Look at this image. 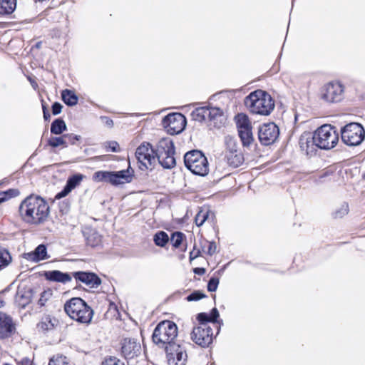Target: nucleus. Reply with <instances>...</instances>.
Returning <instances> with one entry per match:
<instances>
[{
    "mask_svg": "<svg viewBox=\"0 0 365 365\" xmlns=\"http://www.w3.org/2000/svg\"><path fill=\"white\" fill-rule=\"evenodd\" d=\"M50 208L42 197L30 195L21 202L19 214L22 220L31 225L43 223L48 217Z\"/></svg>",
    "mask_w": 365,
    "mask_h": 365,
    "instance_id": "f257e3e1",
    "label": "nucleus"
},
{
    "mask_svg": "<svg viewBox=\"0 0 365 365\" xmlns=\"http://www.w3.org/2000/svg\"><path fill=\"white\" fill-rule=\"evenodd\" d=\"M245 105L251 113L261 115H269L274 108V100L262 90L251 92L245 98Z\"/></svg>",
    "mask_w": 365,
    "mask_h": 365,
    "instance_id": "f03ea898",
    "label": "nucleus"
},
{
    "mask_svg": "<svg viewBox=\"0 0 365 365\" xmlns=\"http://www.w3.org/2000/svg\"><path fill=\"white\" fill-rule=\"evenodd\" d=\"M66 313L80 323L89 324L93 315V310L79 297H73L64 304Z\"/></svg>",
    "mask_w": 365,
    "mask_h": 365,
    "instance_id": "7ed1b4c3",
    "label": "nucleus"
},
{
    "mask_svg": "<svg viewBox=\"0 0 365 365\" xmlns=\"http://www.w3.org/2000/svg\"><path fill=\"white\" fill-rule=\"evenodd\" d=\"M178 336L177 325L171 321L165 320L160 322L154 329L152 339L153 342L160 347L175 343Z\"/></svg>",
    "mask_w": 365,
    "mask_h": 365,
    "instance_id": "20e7f679",
    "label": "nucleus"
},
{
    "mask_svg": "<svg viewBox=\"0 0 365 365\" xmlns=\"http://www.w3.org/2000/svg\"><path fill=\"white\" fill-rule=\"evenodd\" d=\"M155 159L163 168L171 169L175 166V146L170 138L160 140L155 148Z\"/></svg>",
    "mask_w": 365,
    "mask_h": 365,
    "instance_id": "39448f33",
    "label": "nucleus"
},
{
    "mask_svg": "<svg viewBox=\"0 0 365 365\" xmlns=\"http://www.w3.org/2000/svg\"><path fill=\"white\" fill-rule=\"evenodd\" d=\"M318 148L330 150L336 146L339 141V134L336 128L324 124L318 128L313 133Z\"/></svg>",
    "mask_w": 365,
    "mask_h": 365,
    "instance_id": "423d86ee",
    "label": "nucleus"
},
{
    "mask_svg": "<svg viewBox=\"0 0 365 365\" xmlns=\"http://www.w3.org/2000/svg\"><path fill=\"white\" fill-rule=\"evenodd\" d=\"M184 163L195 175L205 176L209 172L207 160L200 150H193L186 153L184 155Z\"/></svg>",
    "mask_w": 365,
    "mask_h": 365,
    "instance_id": "0eeeda50",
    "label": "nucleus"
},
{
    "mask_svg": "<svg viewBox=\"0 0 365 365\" xmlns=\"http://www.w3.org/2000/svg\"><path fill=\"white\" fill-rule=\"evenodd\" d=\"M342 141L349 146H356L361 143L365 138V130L361 124L351 123L341 130Z\"/></svg>",
    "mask_w": 365,
    "mask_h": 365,
    "instance_id": "6e6552de",
    "label": "nucleus"
},
{
    "mask_svg": "<svg viewBox=\"0 0 365 365\" xmlns=\"http://www.w3.org/2000/svg\"><path fill=\"white\" fill-rule=\"evenodd\" d=\"M225 158L227 163L233 167L240 166L244 160V155L238 147L237 140L230 135H227L224 139Z\"/></svg>",
    "mask_w": 365,
    "mask_h": 365,
    "instance_id": "1a4fd4ad",
    "label": "nucleus"
},
{
    "mask_svg": "<svg viewBox=\"0 0 365 365\" xmlns=\"http://www.w3.org/2000/svg\"><path fill=\"white\" fill-rule=\"evenodd\" d=\"M135 157L142 170H148L155 163V152L150 143L144 142L139 145L135 151Z\"/></svg>",
    "mask_w": 365,
    "mask_h": 365,
    "instance_id": "9d476101",
    "label": "nucleus"
},
{
    "mask_svg": "<svg viewBox=\"0 0 365 365\" xmlns=\"http://www.w3.org/2000/svg\"><path fill=\"white\" fill-rule=\"evenodd\" d=\"M321 98L327 103H337L344 97V87L339 82L324 85L320 91Z\"/></svg>",
    "mask_w": 365,
    "mask_h": 365,
    "instance_id": "9b49d317",
    "label": "nucleus"
},
{
    "mask_svg": "<svg viewBox=\"0 0 365 365\" xmlns=\"http://www.w3.org/2000/svg\"><path fill=\"white\" fill-rule=\"evenodd\" d=\"M169 365H185L187 361V353L182 345L173 343L164 348Z\"/></svg>",
    "mask_w": 365,
    "mask_h": 365,
    "instance_id": "f8f14e48",
    "label": "nucleus"
},
{
    "mask_svg": "<svg viewBox=\"0 0 365 365\" xmlns=\"http://www.w3.org/2000/svg\"><path fill=\"white\" fill-rule=\"evenodd\" d=\"M163 125L170 135L178 134L185 129L186 118L179 113H170L163 119Z\"/></svg>",
    "mask_w": 365,
    "mask_h": 365,
    "instance_id": "ddd939ff",
    "label": "nucleus"
},
{
    "mask_svg": "<svg viewBox=\"0 0 365 365\" xmlns=\"http://www.w3.org/2000/svg\"><path fill=\"white\" fill-rule=\"evenodd\" d=\"M192 340L202 347H207L213 340L212 328L208 324L194 327L191 333Z\"/></svg>",
    "mask_w": 365,
    "mask_h": 365,
    "instance_id": "4468645a",
    "label": "nucleus"
},
{
    "mask_svg": "<svg viewBox=\"0 0 365 365\" xmlns=\"http://www.w3.org/2000/svg\"><path fill=\"white\" fill-rule=\"evenodd\" d=\"M279 129L274 123H269L259 127L258 137L260 143L264 145L274 143L278 138Z\"/></svg>",
    "mask_w": 365,
    "mask_h": 365,
    "instance_id": "2eb2a0df",
    "label": "nucleus"
},
{
    "mask_svg": "<svg viewBox=\"0 0 365 365\" xmlns=\"http://www.w3.org/2000/svg\"><path fill=\"white\" fill-rule=\"evenodd\" d=\"M72 276L76 281L81 282L91 288H96L101 284V279L93 272H74Z\"/></svg>",
    "mask_w": 365,
    "mask_h": 365,
    "instance_id": "dca6fc26",
    "label": "nucleus"
},
{
    "mask_svg": "<svg viewBox=\"0 0 365 365\" xmlns=\"http://www.w3.org/2000/svg\"><path fill=\"white\" fill-rule=\"evenodd\" d=\"M140 343L135 339H125L122 343L121 351L125 358L133 359L140 353Z\"/></svg>",
    "mask_w": 365,
    "mask_h": 365,
    "instance_id": "f3484780",
    "label": "nucleus"
},
{
    "mask_svg": "<svg viewBox=\"0 0 365 365\" xmlns=\"http://www.w3.org/2000/svg\"><path fill=\"white\" fill-rule=\"evenodd\" d=\"M299 145L301 150L308 156L314 155L318 148L314 139V135L312 137L302 135L299 138Z\"/></svg>",
    "mask_w": 365,
    "mask_h": 365,
    "instance_id": "a211bd4d",
    "label": "nucleus"
},
{
    "mask_svg": "<svg viewBox=\"0 0 365 365\" xmlns=\"http://www.w3.org/2000/svg\"><path fill=\"white\" fill-rule=\"evenodd\" d=\"M24 257L33 262H38L42 260L48 259L50 257L47 253L46 246L43 244L39 245L36 249L24 255Z\"/></svg>",
    "mask_w": 365,
    "mask_h": 365,
    "instance_id": "6ab92c4d",
    "label": "nucleus"
},
{
    "mask_svg": "<svg viewBox=\"0 0 365 365\" xmlns=\"http://www.w3.org/2000/svg\"><path fill=\"white\" fill-rule=\"evenodd\" d=\"M14 329L11 318L0 312V338L4 339L11 336Z\"/></svg>",
    "mask_w": 365,
    "mask_h": 365,
    "instance_id": "aec40b11",
    "label": "nucleus"
},
{
    "mask_svg": "<svg viewBox=\"0 0 365 365\" xmlns=\"http://www.w3.org/2000/svg\"><path fill=\"white\" fill-rule=\"evenodd\" d=\"M134 175V170L128 165L127 169L120 171H113V185H118L124 183H129L132 181Z\"/></svg>",
    "mask_w": 365,
    "mask_h": 365,
    "instance_id": "412c9836",
    "label": "nucleus"
},
{
    "mask_svg": "<svg viewBox=\"0 0 365 365\" xmlns=\"http://www.w3.org/2000/svg\"><path fill=\"white\" fill-rule=\"evenodd\" d=\"M32 296L31 289L19 287L15 295V302L19 307L25 308L31 302Z\"/></svg>",
    "mask_w": 365,
    "mask_h": 365,
    "instance_id": "4be33fe9",
    "label": "nucleus"
},
{
    "mask_svg": "<svg viewBox=\"0 0 365 365\" xmlns=\"http://www.w3.org/2000/svg\"><path fill=\"white\" fill-rule=\"evenodd\" d=\"M45 277L46 279L52 282H61L66 284L71 282L72 277L70 274L62 272L59 270H51L45 272Z\"/></svg>",
    "mask_w": 365,
    "mask_h": 365,
    "instance_id": "5701e85b",
    "label": "nucleus"
},
{
    "mask_svg": "<svg viewBox=\"0 0 365 365\" xmlns=\"http://www.w3.org/2000/svg\"><path fill=\"white\" fill-rule=\"evenodd\" d=\"M83 235L87 245L92 247H98L101 243V236L95 230L88 229L83 232Z\"/></svg>",
    "mask_w": 365,
    "mask_h": 365,
    "instance_id": "b1692460",
    "label": "nucleus"
},
{
    "mask_svg": "<svg viewBox=\"0 0 365 365\" xmlns=\"http://www.w3.org/2000/svg\"><path fill=\"white\" fill-rule=\"evenodd\" d=\"M16 0H0V15L11 14L16 9Z\"/></svg>",
    "mask_w": 365,
    "mask_h": 365,
    "instance_id": "393cba45",
    "label": "nucleus"
},
{
    "mask_svg": "<svg viewBox=\"0 0 365 365\" xmlns=\"http://www.w3.org/2000/svg\"><path fill=\"white\" fill-rule=\"evenodd\" d=\"M239 137L244 148H248L253 143L252 128L238 131Z\"/></svg>",
    "mask_w": 365,
    "mask_h": 365,
    "instance_id": "a878e982",
    "label": "nucleus"
},
{
    "mask_svg": "<svg viewBox=\"0 0 365 365\" xmlns=\"http://www.w3.org/2000/svg\"><path fill=\"white\" fill-rule=\"evenodd\" d=\"M61 98L63 101L68 106H73L78 103V98L71 90H63L61 92Z\"/></svg>",
    "mask_w": 365,
    "mask_h": 365,
    "instance_id": "bb28decb",
    "label": "nucleus"
},
{
    "mask_svg": "<svg viewBox=\"0 0 365 365\" xmlns=\"http://www.w3.org/2000/svg\"><path fill=\"white\" fill-rule=\"evenodd\" d=\"M93 178L95 181L109 182L113 185V171L96 172Z\"/></svg>",
    "mask_w": 365,
    "mask_h": 365,
    "instance_id": "cd10ccee",
    "label": "nucleus"
},
{
    "mask_svg": "<svg viewBox=\"0 0 365 365\" xmlns=\"http://www.w3.org/2000/svg\"><path fill=\"white\" fill-rule=\"evenodd\" d=\"M66 129V124L61 118L55 119L51 125V133L54 135H60Z\"/></svg>",
    "mask_w": 365,
    "mask_h": 365,
    "instance_id": "c85d7f7f",
    "label": "nucleus"
},
{
    "mask_svg": "<svg viewBox=\"0 0 365 365\" xmlns=\"http://www.w3.org/2000/svg\"><path fill=\"white\" fill-rule=\"evenodd\" d=\"M236 125L237 131L252 128L248 117L243 113H240L236 116Z\"/></svg>",
    "mask_w": 365,
    "mask_h": 365,
    "instance_id": "c756f323",
    "label": "nucleus"
},
{
    "mask_svg": "<svg viewBox=\"0 0 365 365\" xmlns=\"http://www.w3.org/2000/svg\"><path fill=\"white\" fill-rule=\"evenodd\" d=\"M192 118L199 122L208 120L207 107L195 108L191 113Z\"/></svg>",
    "mask_w": 365,
    "mask_h": 365,
    "instance_id": "7c9ffc66",
    "label": "nucleus"
},
{
    "mask_svg": "<svg viewBox=\"0 0 365 365\" xmlns=\"http://www.w3.org/2000/svg\"><path fill=\"white\" fill-rule=\"evenodd\" d=\"M170 238L164 231H158L153 236V242L158 247H164L168 242Z\"/></svg>",
    "mask_w": 365,
    "mask_h": 365,
    "instance_id": "2f4dec72",
    "label": "nucleus"
},
{
    "mask_svg": "<svg viewBox=\"0 0 365 365\" xmlns=\"http://www.w3.org/2000/svg\"><path fill=\"white\" fill-rule=\"evenodd\" d=\"M83 178V175L81 174L73 175L68 178L66 186L71 191L81 183Z\"/></svg>",
    "mask_w": 365,
    "mask_h": 365,
    "instance_id": "473e14b6",
    "label": "nucleus"
},
{
    "mask_svg": "<svg viewBox=\"0 0 365 365\" xmlns=\"http://www.w3.org/2000/svg\"><path fill=\"white\" fill-rule=\"evenodd\" d=\"M11 259L10 253L6 250L0 248V270L7 267Z\"/></svg>",
    "mask_w": 365,
    "mask_h": 365,
    "instance_id": "72a5a7b5",
    "label": "nucleus"
},
{
    "mask_svg": "<svg viewBox=\"0 0 365 365\" xmlns=\"http://www.w3.org/2000/svg\"><path fill=\"white\" fill-rule=\"evenodd\" d=\"M56 322L55 319H52L51 317L46 316L42 319L38 326L42 330L48 331L54 327Z\"/></svg>",
    "mask_w": 365,
    "mask_h": 365,
    "instance_id": "f704fd0d",
    "label": "nucleus"
},
{
    "mask_svg": "<svg viewBox=\"0 0 365 365\" xmlns=\"http://www.w3.org/2000/svg\"><path fill=\"white\" fill-rule=\"evenodd\" d=\"M207 115L209 121H215L218 118L222 117V111L217 107H207Z\"/></svg>",
    "mask_w": 365,
    "mask_h": 365,
    "instance_id": "c9c22d12",
    "label": "nucleus"
},
{
    "mask_svg": "<svg viewBox=\"0 0 365 365\" xmlns=\"http://www.w3.org/2000/svg\"><path fill=\"white\" fill-rule=\"evenodd\" d=\"M66 138L63 137H53L48 140V145L52 148H56L59 145H63L64 148L67 147L66 141L64 140Z\"/></svg>",
    "mask_w": 365,
    "mask_h": 365,
    "instance_id": "e433bc0d",
    "label": "nucleus"
},
{
    "mask_svg": "<svg viewBox=\"0 0 365 365\" xmlns=\"http://www.w3.org/2000/svg\"><path fill=\"white\" fill-rule=\"evenodd\" d=\"M185 235L180 232H175L171 235L170 242L175 248H178L182 244Z\"/></svg>",
    "mask_w": 365,
    "mask_h": 365,
    "instance_id": "4c0bfd02",
    "label": "nucleus"
},
{
    "mask_svg": "<svg viewBox=\"0 0 365 365\" xmlns=\"http://www.w3.org/2000/svg\"><path fill=\"white\" fill-rule=\"evenodd\" d=\"M48 365H68V360L65 356L56 355L50 359Z\"/></svg>",
    "mask_w": 365,
    "mask_h": 365,
    "instance_id": "58836bf2",
    "label": "nucleus"
},
{
    "mask_svg": "<svg viewBox=\"0 0 365 365\" xmlns=\"http://www.w3.org/2000/svg\"><path fill=\"white\" fill-rule=\"evenodd\" d=\"M349 212V205L346 202H344L340 205L334 212L333 216L334 218H342L345 215H346Z\"/></svg>",
    "mask_w": 365,
    "mask_h": 365,
    "instance_id": "ea45409f",
    "label": "nucleus"
},
{
    "mask_svg": "<svg viewBox=\"0 0 365 365\" xmlns=\"http://www.w3.org/2000/svg\"><path fill=\"white\" fill-rule=\"evenodd\" d=\"M209 215V212L207 210H201L198 212V213L196 215L195 221L197 225V226L200 227L202 226L204 222L206 221Z\"/></svg>",
    "mask_w": 365,
    "mask_h": 365,
    "instance_id": "a19ab883",
    "label": "nucleus"
},
{
    "mask_svg": "<svg viewBox=\"0 0 365 365\" xmlns=\"http://www.w3.org/2000/svg\"><path fill=\"white\" fill-rule=\"evenodd\" d=\"M103 147L106 151H111L113 153H119L120 148L119 144L116 141H108L104 143Z\"/></svg>",
    "mask_w": 365,
    "mask_h": 365,
    "instance_id": "79ce46f5",
    "label": "nucleus"
},
{
    "mask_svg": "<svg viewBox=\"0 0 365 365\" xmlns=\"http://www.w3.org/2000/svg\"><path fill=\"white\" fill-rule=\"evenodd\" d=\"M205 297V295L201 291L197 290L192 292L187 297L186 299L188 302H192L200 300L204 298Z\"/></svg>",
    "mask_w": 365,
    "mask_h": 365,
    "instance_id": "37998d69",
    "label": "nucleus"
},
{
    "mask_svg": "<svg viewBox=\"0 0 365 365\" xmlns=\"http://www.w3.org/2000/svg\"><path fill=\"white\" fill-rule=\"evenodd\" d=\"M102 365H124V363L115 356H110L105 359Z\"/></svg>",
    "mask_w": 365,
    "mask_h": 365,
    "instance_id": "c03bdc74",
    "label": "nucleus"
},
{
    "mask_svg": "<svg viewBox=\"0 0 365 365\" xmlns=\"http://www.w3.org/2000/svg\"><path fill=\"white\" fill-rule=\"evenodd\" d=\"M51 295H52V293H51V291L50 289L43 291L41 294V297H40V298L38 299V304L41 307L44 306L45 303L51 297Z\"/></svg>",
    "mask_w": 365,
    "mask_h": 365,
    "instance_id": "a18cd8bd",
    "label": "nucleus"
},
{
    "mask_svg": "<svg viewBox=\"0 0 365 365\" xmlns=\"http://www.w3.org/2000/svg\"><path fill=\"white\" fill-rule=\"evenodd\" d=\"M220 280L217 277H212L210 279L207 284V290L209 292H215L217 289Z\"/></svg>",
    "mask_w": 365,
    "mask_h": 365,
    "instance_id": "49530a36",
    "label": "nucleus"
},
{
    "mask_svg": "<svg viewBox=\"0 0 365 365\" xmlns=\"http://www.w3.org/2000/svg\"><path fill=\"white\" fill-rule=\"evenodd\" d=\"M1 197H6V200L18 196L19 194V192L16 189H9L5 192H0Z\"/></svg>",
    "mask_w": 365,
    "mask_h": 365,
    "instance_id": "de8ad7c7",
    "label": "nucleus"
},
{
    "mask_svg": "<svg viewBox=\"0 0 365 365\" xmlns=\"http://www.w3.org/2000/svg\"><path fill=\"white\" fill-rule=\"evenodd\" d=\"M197 319L200 323V325L207 324V322H210L209 315L204 312L198 314Z\"/></svg>",
    "mask_w": 365,
    "mask_h": 365,
    "instance_id": "09e8293b",
    "label": "nucleus"
},
{
    "mask_svg": "<svg viewBox=\"0 0 365 365\" xmlns=\"http://www.w3.org/2000/svg\"><path fill=\"white\" fill-rule=\"evenodd\" d=\"M210 322L214 324V326L217 327L216 322L217 319L219 317V312L217 308H213L211 311L210 315L209 316Z\"/></svg>",
    "mask_w": 365,
    "mask_h": 365,
    "instance_id": "8fccbe9b",
    "label": "nucleus"
},
{
    "mask_svg": "<svg viewBox=\"0 0 365 365\" xmlns=\"http://www.w3.org/2000/svg\"><path fill=\"white\" fill-rule=\"evenodd\" d=\"M208 244L207 253L209 255H212L216 252L217 245L215 242H206Z\"/></svg>",
    "mask_w": 365,
    "mask_h": 365,
    "instance_id": "3c124183",
    "label": "nucleus"
},
{
    "mask_svg": "<svg viewBox=\"0 0 365 365\" xmlns=\"http://www.w3.org/2000/svg\"><path fill=\"white\" fill-rule=\"evenodd\" d=\"M62 105L60 103L55 102L51 107L52 113L53 115L59 114L62 110Z\"/></svg>",
    "mask_w": 365,
    "mask_h": 365,
    "instance_id": "603ef678",
    "label": "nucleus"
},
{
    "mask_svg": "<svg viewBox=\"0 0 365 365\" xmlns=\"http://www.w3.org/2000/svg\"><path fill=\"white\" fill-rule=\"evenodd\" d=\"M71 192V191L65 185L63 189L61 192H59L58 193L56 194V199H61L62 197H64L66 195H68V193Z\"/></svg>",
    "mask_w": 365,
    "mask_h": 365,
    "instance_id": "864d4df0",
    "label": "nucleus"
},
{
    "mask_svg": "<svg viewBox=\"0 0 365 365\" xmlns=\"http://www.w3.org/2000/svg\"><path fill=\"white\" fill-rule=\"evenodd\" d=\"M63 137H65L66 138H68L69 141L71 142V144H75L76 141H78L81 139V136L80 135H73V134H68V135H64Z\"/></svg>",
    "mask_w": 365,
    "mask_h": 365,
    "instance_id": "5fc2aeb1",
    "label": "nucleus"
},
{
    "mask_svg": "<svg viewBox=\"0 0 365 365\" xmlns=\"http://www.w3.org/2000/svg\"><path fill=\"white\" fill-rule=\"evenodd\" d=\"M201 251L200 250H196L195 246H194V249L192 251L190 252V259L192 260L200 255Z\"/></svg>",
    "mask_w": 365,
    "mask_h": 365,
    "instance_id": "6e6d98bb",
    "label": "nucleus"
},
{
    "mask_svg": "<svg viewBox=\"0 0 365 365\" xmlns=\"http://www.w3.org/2000/svg\"><path fill=\"white\" fill-rule=\"evenodd\" d=\"M103 123H105L108 127H112L113 125V121L109 118L108 117L103 116L101 118Z\"/></svg>",
    "mask_w": 365,
    "mask_h": 365,
    "instance_id": "4d7b16f0",
    "label": "nucleus"
},
{
    "mask_svg": "<svg viewBox=\"0 0 365 365\" xmlns=\"http://www.w3.org/2000/svg\"><path fill=\"white\" fill-rule=\"evenodd\" d=\"M19 364L20 365H33V362L29 358L22 359Z\"/></svg>",
    "mask_w": 365,
    "mask_h": 365,
    "instance_id": "13d9d810",
    "label": "nucleus"
},
{
    "mask_svg": "<svg viewBox=\"0 0 365 365\" xmlns=\"http://www.w3.org/2000/svg\"><path fill=\"white\" fill-rule=\"evenodd\" d=\"M194 272L199 275H202L205 273V269L197 267L194 269Z\"/></svg>",
    "mask_w": 365,
    "mask_h": 365,
    "instance_id": "bf43d9fd",
    "label": "nucleus"
},
{
    "mask_svg": "<svg viewBox=\"0 0 365 365\" xmlns=\"http://www.w3.org/2000/svg\"><path fill=\"white\" fill-rule=\"evenodd\" d=\"M43 118L45 120H48L50 118V114L46 111L44 108H43Z\"/></svg>",
    "mask_w": 365,
    "mask_h": 365,
    "instance_id": "052dcab7",
    "label": "nucleus"
},
{
    "mask_svg": "<svg viewBox=\"0 0 365 365\" xmlns=\"http://www.w3.org/2000/svg\"><path fill=\"white\" fill-rule=\"evenodd\" d=\"M4 304V302L0 299V307H3Z\"/></svg>",
    "mask_w": 365,
    "mask_h": 365,
    "instance_id": "680f3d73",
    "label": "nucleus"
},
{
    "mask_svg": "<svg viewBox=\"0 0 365 365\" xmlns=\"http://www.w3.org/2000/svg\"><path fill=\"white\" fill-rule=\"evenodd\" d=\"M103 158H104V155H100V156L95 157V158H97V159H103Z\"/></svg>",
    "mask_w": 365,
    "mask_h": 365,
    "instance_id": "e2e57ef3",
    "label": "nucleus"
},
{
    "mask_svg": "<svg viewBox=\"0 0 365 365\" xmlns=\"http://www.w3.org/2000/svg\"><path fill=\"white\" fill-rule=\"evenodd\" d=\"M1 185V182H0V185Z\"/></svg>",
    "mask_w": 365,
    "mask_h": 365,
    "instance_id": "0e129e2a",
    "label": "nucleus"
}]
</instances>
